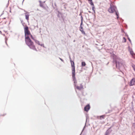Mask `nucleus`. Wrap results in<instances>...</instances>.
<instances>
[{
    "instance_id": "1",
    "label": "nucleus",
    "mask_w": 135,
    "mask_h": 135,
    "mask_svg": "<svg viewBox=\"0 0 135 135\" xmlns=\"http://www.w3.org/2000/svg\"><path fill=\"white\" fill-rule=\"evenodd\" d=\"M25 41L26 44L32 49L36 50V48L33 42L32 41L28 36L25 38Z\"/></svg>"
},
{
    "instance_id": "2",
    "label": "nucleus",
    "mask_w": 135,
    "mask_h": 135,
    "mask_svg": "<svg viewBox=\"0 0 135 135\" xmlns=\"http://www.w3.org/2000/svg\"><path fill=\"white\" fill-rule=\"evenodd\" d=\"M116 7L112 5H110V7L108 9V12L111 13H113L116 11Z\"/></svg>"
},
{
    "instance_id": "3",
    "label": "nucleus",
    "mask_w": 135,
    "mask_h": 135,
    "mask_svg": "<svg viewBox=\"0 0 135 135\" xmlns=\"http://www.w3.org/2000/svg\"><path fill=\"white\" fill-rule=\"evenodd\" d=\"M24 31L25 33V37L28 36V35L30 34V31L28 30V27L27 26H26L24 28Z\"/></svg>"
},
{
    "instance_id": "4",
    "label": "nucleus",
    "mask_w": 135,
    "mask_h": 135,
    "mask_svg": "<svg viewBox=\"0 0 135 135\" xmlns=\"http://www.w3.org/2000/svg\"><path fill=\"white\" fill-rule=\"evenodd\" d=\"M70 61L72 68V74L75 73V66L74 62L71 60H70Z\"/></svg>"
},
{
    "instance_id": "5",
    "label": "nucleus",
    "mask_w": 135,
    "mask_h": 135,
    "mask_svg": "<svg viewBox=\"0 0 135 135\" xmlns=\"http://www.w3.org/2000/svg\"><path fill=\"white\" fill-rule=\"evenodd\" d=\"M72 76L73 79V81H74V85L75 86H76V84L77 83V81L76 80L75 78V73L72 74Z\"/></svg>"
},
{
    "instance_id": "6",
    "label": "nucleus",
    "mask_w": 135,
    "mask_h": 135,
    "mask_svg": "<svg viewBox=\"0 0 135 135\" xmlns=\"http://www.w3.org/2000/svg\"><path fill=\"white\" fill-rule=\"evenodd\" d=\"M90 108L89 104H88L86 105L84 108V110L86 112H88Z\"/></svg>"
},
{
    "instance_id": "7",
    "label": "nucleus",
    "mask_w": 135,
    "mask_h": 135,
    "mask_svg": "<svg viewBox=\"0 0 135 135\" xmlns=\"http://www.w3.org/2000/svg\"><path fill=\"white\" fill-rule=\"evenodd\" d=\"M135 83L134 78L132 79L130 82V86H132L134 85Z\"/></svg>"
},
{
    "instance_id": "8",
    "label": "nucleus",
    "mask_w": 135,
    "mask_h": 135,
    "mask_svg": "<svg viewBox=\"0 0 135 135\" xmlns=\"http://www.w3.org/2000/svg\"><path fill=\"white\" fill-rule=\"evenodd\" d=\"M76 88L79 90H81L83 89V86L82 84H80V86H76Z\"/></svg>"
},
{
    "instance_id": "9",
    "label": "nucleus",
    "mask_w": 135,
    "mask_h": 135,
    "mask_svg": "<svg viewBox=\"0 0 135 135\" xmlns=\"http://www.w3.org/2000/svg\"><path fill=\"white\" fill-rule=\"evenodd\" d=\"M89 2V3L91 5L93 6H94V4L92 2V0H88Z\"/></svg>"
},
{
    "instance_id": "10",
    "label": "nucleus",
    "mask_w": 135,
    "mask_h": 135,
    "mask_svg": "<svg viewBox=\"0 0 135 135\" xmlns=\"http://www.w3.org/2000/svg\"><path fill=\"white\" fill-rule=\"evenodd\" d=\"M25 17L26 18L27 20H29V15L27 13L25 14Z\"/></svg>"
},
{
    "instance_id": "11",
    "label": "nucleus",
    "mask_w": 135,
    "mask_h": 135,
    "mask_svg": "<svg viewBox=\"0 0 135 135\" xmlns=\"http://www.w3.org/2000/svg\"><path fill=\"white\" fill-rule=\"evenodd\" d=\"M105 117V115H104L100 116L99 117V119H104Z\"/></svg>"
},
{
    "instance_id": "12",
    "label": "nucleus",
    "mask_w": 135,
    "mask_h": 135,
    "mask_svg": "<svg viewBox=\"0 0 135 135\" xmlns=\"http://www.w3.org/2000/svg\"><path fill=\"white\" fill-rule=\"evenodd\" d=\"M80 30L81 32L83 34H84L85 35H86V34H85V32L83 30L82 27L81 28V29H80Z\"/></svg>"
},
{
    "instance_id": "13",
    "label": "nucleus",
    "mask_w": 135,
    "mask_h": 135,
    "mask_svg": "<svg viewBox=\"0 0 135 135\" xmlns=\"http://www.w3.org/2000/svg\"><path fill=\"white\" fill-rule=\"evenodd\" d=\"M35 42L37 44H38L39 45H40L41 46H43V44H40V43L37 40L35 41Z\"/></svg>"
},
{
    "instance_id": "14",
    "label": "nucleus",
    "mask_w": 135,
    "mask_h": 135,
    "mask_svg": "<svg viewBox=\"0 0 135 135\" xmlns=\"http://www.w3.org/2000/svg\"><path fill=\"white\" fill-rule=\"evenodd\" d=\"M40 6L41 7L44 8H45V7L44 5V4L43 3H41V2L40 3Z\"/></svg>"
},
{
    "instance_id": "15",
    "label": "nucleus",
    "mask_w": 135,
    "mask_h": 135,
    "mask_svg": "<svg viewBox=\"0 0 135 135\" xmlns=\"http://www.w3.org/2000/svg\"><path fill=\"white\" fill-rule=\"evenodd\" d=\"M86 65L85 63L84 62H82L81 63V65L82 66H85Z\"/></svg>"
},
{
    "instance_id": "16",
    "label": "nucleus",
    "mask_w": 135,
    "mask_h": 135,
    "mask_svg": "<svg viewBox=\"0 0 135 135\" xmlns=\"http://www.w3.org/2000/svg\"><path fill=\"white\" fill-rule=\"evenodd\" d=\"M130 53L131 55H132L133 56L134 55V53L133 51H130Z\"/></svg>"
},
{
    "instance_id": "17",
    "label": "nucleus",
    "mask_w": 135,
    "mask_h": 135,
    "mask_svg": "<svg viewBox=\"0 0 135 135\" xmlns=\"http://www.w3.org/2000/svg\"><path fill=\"white\" fill-rule=\"evenodd\" d=\"M123 39L124 40V42H126V38L125 37H123Z\"/></svg>"
},
{
    "instance_id": "18",
    "label": "nucleus",
    "mask_w": 135,
    "mask_h": 135,
    "mask_svg": "<svg viewBox=\"0 0 135 135\" xmlns=\"http://www.w3.org/2000/svg\"><path fill=\"white\" fill-rule=\"evenodd\" d=\"M115 12V14L117 16V18H118V14L117 12L116 11Z\"/></svg>"
},
{
    "instance_id": "19",
    "label": "nucleus",
    "mask_w": 135,
    "mask_h": 135,
    "mask_svg": "<svg viewBox=\"0 0 135 135\" xmlns=\"http://www.w3.org/2000/svg\"><path fill=\"white\" fill-rule=\"evenodd\" d=\"M94 9H95V8H94V6H93V7H92V10L93 11H95Z\"/></svg>"
},
{
    "instance_id": "20",
    "label": "nucleus",
    "mask_w": 135,
    "mask_h": 135,
    "mask_svg": "<svg viewBox=\"0 0 135 135\" xmlns=\"http://www.w3.org/2000/svg\"><path fill=\"white\" fill-rule=\"evenodd\" d=\"M30 35L31 37V38H32L33 39H34V38H33V36H32V35H31V34Z\"/></svg>"
},
{
    "instance_id": "21",
    "label": "nucleus",
    "mask_w": 135,
    "mask_h": 135,
    "mask_svg": "<svg viewBox=\"0 0 135 135\" xmlns=\"http://www.w3.org/2000/svg\"><path fill=\"white\" fill-rule=\"evenodd\" d=\"M133 69L135 71V65L133 66Z\"/></svg>"
},
{
    "instance_id": "22",
    "label": "nucleus",
    "mask_w": 135,
    "mask_h": 135,
    "mask_svg": "<svg viewBox=\"0 0 135 135\" xmlns=\"http://www.w3.org/2000/svg\"><path fill=\"white\" fill-rule=\"evenodd\" d=\"M128 40H129V41H130V42L131 43V40L129 38H128Z\"/></svg>"
},
{
    "instance_id": "23",
    "label": "nucleus",
    "mask_w": 135,
    "mask_h": 135,
    "mask_svg": "<svg viewBox=\"0 0 135 135\" xmlns=\"http://www.w3.org/2000/svg\"><path fill=\"white\" fill-rule=\"evenodd\" d=\"M105 135H107V134H106Z\"/></svg>"
}]
</instances>
